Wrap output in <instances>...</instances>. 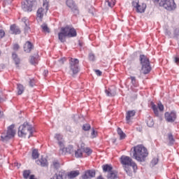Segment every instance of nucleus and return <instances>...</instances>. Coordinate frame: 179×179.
<instances>
[{
    "instance_id": "5701e85b",
    "label": "nucleus",
    "mask_w": 179,
    "mask_h": 179,
    "mask_svg": "<svg viewBox=\"0 0 179 179\" xmlns=\"http://www.w3.org/2000/svg\"><path fill=\"white\" fill-rule=\"evenodd\" d=\"M13 59L15 62V65L17 66V68H19V64H20V59L17 57L16 53H13Z\"/></svg>"
},
{
    "instance_id": "f8f14e48",
    "label": "nucleus",
    "mask_w": 179,
    "mask_h": 179,
    "mask_svg": "<svg viewBox=\"0 0 179 179\" xmlns=\"http://www.w3.org/2000/svg\"><path fill=\"white\" fill-rule=\"evenodd\" d=\"M66 5L74 13H79V10H78V7L75 4L73 0H67Z\"/></svg>"
},
{
    "instance_id": "0eeeda50",
    "label": "nucleus",
    "mask_w": 179,
    "mask_h": 179,
    "mask_svg": "<svg viewBox=\"0 0 179 179\" xmlns=\"http://www.w3.org/2000/svg\"><path fill=\"white\" fill-rule=\"evenodd\" d=\"M120 162L124 166H131L134 170V172L136 173L138 166L136 165V163L132 160V158L123 155L120 158Z\"/></svg>"
},
{
    "instance_id": "58836bf2",
    "label": "nucleus",
    "mask_w": 179,
    "mask_h": 179,
    "mask_svg": "<svg viewBox=\"0 0 179 179\" xmlns=\"http://www.w3.org/2000/svg\"><path fill=\"white\" fill-rule=\"evenodd\" d=\"M97 136V131L94 130V129H92V131L91 133V138L92 139H94Z\"/></svg>"
},
{
    "instance_id": "4be33fe9",
    "label": "nucleus",
    "mask_w": 179,
    "mask_h": 179,
    "mask_svg": "<svg viewBox=\"0 0 179 179\" xmlns=\"http://www.w3.org/2000/svg\"><path fill=\"white\" fill-rule=\"evenodd\" d=\"M36 163L37 164L41 166L42 167H45V166H47V159L41 158V159L37 160Z\"/></svg>"
},
{
    "instance_id": "864d4df0",
    "label": "nucleus",
    "mask_w": 179,
    "mask_h": 179,
    "mask_svg": "<svg viewBox=\"0 0 179 179\" xmlns=\"http://www.w3.org/2000/svg\"><path fill=\"white\" fill-rule=\"evenodd\" d=\"M20 47L18 44H14L13 45V50L14 51H17V50H19Z\"/></svg>"
},
{
    "instance_id": "ddd939ff",
    "label": "nucleus",
    "mask_w": 179,
    "mask_h": 179,
    "mask_svg": "<svg viewBox=\"0 0 179 179\" xmlns=\"http://www.w3.org/2000/svg\"><path fill=\"white\" fill-rule=\"evenodd\" d=\"M96 176V171L93 170H87L85 172L84 175L82 176L83 179L93 178Z\"/></svg>"
},
{
    "instance_id": "473e14b6",
    "label": "nucleus",
    "mask_w": 179,
    "mask_h": 179,
    "mask_svg": "<svg viewBox=\"0 0 179 179\" xmlns=\"http://www.w3.org/2000/svg\"><path fill=\"white\" fill-rule=\"evenodd\" d=\"M83 150L85 153H86L87 156H90V154L93 153V150H92V149L87 147L83 149Z\"/></svg>"
},
{
    "instance_id": "a211bd4d",
    "label": "nucleus",
    "mask_w": 179,
    "mask_h": 179,
    "mask_svg": "<svg viewBox=\"0 0 179 179\" xmlns=\"http://www.w3.org/2000/svg\"><path fill=\"white\" fill-rule=\"evenodd\" d=\"M64 150H65L66 153H73V145H69L66 148L60 149L61 155H64Z\"/></svg>"
},
{
    "instance_id": "412c9836",
    "label": "nucleus",
    "mask_w": 179,
    "mask_h": 179,
    "mask_svg": "<svg viewBox=\"0 0 179 179\" xmlns=\"http://www.w3.org/2000/svg\"><path fill=\"white\" fill-rule=\"evenodd\" d=\"M145 9H146V4L141 3V4H139L138 8H136V12H138V13H143Z\"/></svg>"
},
{
    "instance_id": "de8ad7c7",
    "label": "nucleus",
    "mask_w": 179,
    "mask_h": 179,
    "mask_svg": "<svg viewBox=\"0 0 179 179\" xmlns=\"http://www.w3.org/2000/svg\"><path fill=\"white\" fill-rule=\"evenodd\" d=\"M153 120L152 119H150L148 122H147V125H148V127H153Z\"/></svg>"
},
{
    "instance_id": "c03bdc74",
    "label": "nucleus",
    "mask_w": 179,
    "mask_h": 179,
    "mask_svg": "<svg viewBox=\"0 0 179 179\" xmlns=\"http://www.w3.org/2000/svg\"><path fill=\"white\" fill-rule=\"evenodd\" d=\"M168 137H169L170 143H174V138L173 137V134H169L168 135Z\"/></svg>"
},
{
    "instance_id": "1a4fd4ad",
    "label": "nucleus",
    "mask_w": 179,
    "mask_h": 179,
    "mask_svg": "<svg viewBox=\"0 0 179 179\" xmlns=\"http://www.w3.org/2000/svg\"><path fill=\"white\" fill-rule=\"evenodd\" d=\"M70 69L73 75H76L79 72V59L71 58L69 62Z\"/></svg>"
},
{
    "instance_id": "bb28decb",
    "label": "nucleus",
    "mask_w": 179,
    "mask_h": 179,
    "mask_svg": "<svg viewBox=\"0 0 179 179\" xmlns=\"http://www.w3.org/2000/svg\"><path fill=\"white\" fill-rule=\"evenodd\" d=\"M83 150L80 148H78L76 152H75V156L77 158L82 157L83 156V152H82Z\"/></svg>"
},
{
    "instance_id": "5fc2aeb1",
    "label": "nucleus",
    "mask_w": 179,
    "mask_h": 179,
    "mask_svg": "<svg viewBox=\"0 0 179 179\" xmlns=\"http://www.w3.org/2000/svg\"><path fill=\"white\" fill-rule=\"evenodd\" d=\"M17 89L18 90H23V89H24V87L22 85L17 84Z\"/></svg>"
},
{
    "instance_id": "aec40b11",
    "label": "nucleus",
    "mask_w": 179,
    "mask_h": 179,
    "mask_svg": "<svg viewBox=\"0 0 179 179\" xmlns=\"http://www.w3.org/2000/svg\"><path fill=\"white\" fill-rule=\"evenodd\" d=\"M103 171L104 173H110L113 171V166L110 164H105L102 166Z\"/></svg>"
},
{
    "instance_id": "2eb2a0df",
    "label": "nucleus",
    "mask_w": 179,
    "mask_h": 179,
    "mask_svg": "<svg viewBox=\"0 0 179 179\" xmlns=\"http://www.w3.org/2000/svg\"><path fill=\"white\" fill-rule=\"evenodd\" d=\"M136 113V112H135V110H129L128 112H127L126 121L127 124H129L131 118L135 116Z\"/></svg>"
},
{
    "instance_id": "4c0bfd02",
    "label": "nucleus",
    "mask_w": 179,
    "mask_h": 179,
    "mask_svg": "<svg viewBox=\"0 0 179 179\" xmlns=\"http://www.w3.org/2000/svg\"><path fill=\"white\" fill-rule=\"evenodd\" d=\"M131 83L133 85H134L135 87L138 86V83H136V78L135 77H131Z\"/></svg>"
},
{
    "instance_id": "338daca9",
    "label": "nucleus",
    "mask_w": 179,
    "mask_h": 179,
    "mask_svg": "<svg viewBox=\"0 0 179 179\" xmlns=\"http://www.w3.org/2000/svg\"><path fill=\"white\" fill-rule=\"evenodd\" d=\"M155 1V2H159H159H160V0H154Z\"/></svg>"
},
{
    "instance_id": "0e129e2a",
    "label": "nucleus",
    "mask_w": 179,
    "mask_h": 179,
    "mask_svg": "<svg viewBox=\"0 0 179 179\" xmlns=\"http://www.w3.org/2000/svg\"><path fill=\"white\" fill-rule=\"evenodd\" d=\"M29 85H30V86L33 87V82H32V81H30V82H29Z\"/></svg>"
},
{
    "instance_id": "f3484780",
    "label": "nucleus",
    "mask_w": 179,
    "mask_h": 179,
    "mask_svg": "<svg viewBox=\"0 0 179 179\" xmlns=\"http://www.w3.org/2000/svg\"><path fill=\"white\" fill-rule=\"evenodd\" d=\"M33 50V44L30 43V41H27L24 45V51L25 52H30Z\"/></svg>"
},
{
    "instance_id": "4d7b16f0",
    "label": "nucleus",
    "mask_w": 179,
    "mask_h": 179,
    "mask_svg": "<svg viewBox=\"0 0 179 179\" xmlns=\"http://www.w3.org/2000/svg\"><path fill=\"white\" fill-rule=\"evenodd\" d=\"M65 61H66V59L65 57L59 59V62H61L62 64H64Z\"/></svg>"
},
{
    "instance_id": "e433bc0d",
    "label": "nucleus",
    "mask_w": 179,
    "mask_h": 179,
    "mask_svg": "<svg viewBox=\"0 0 179 179\" xmlns=\"http://www.w3.org/2000/svg\"><path fill=\"white\" fill-rule=\"evenodd\" d=\"M30 171H24L23 173V177L25 179L29 178V176H30Z\"/></svg>"
},
{
    "instance_id": "680f3d73",
    "label": "nucleus",
    "mask_w": 179,
    "mask_h": 179,
    "mask_svg": "<svg viewBox=\"0 0 179 179\" xmlns=\"http://www.w3.org/2000/svg\"><path fill=\"white\" fill-rule=\"evenodd\" d=\"M4 3H12V0H5Z\"/></svg>"
},
{
    "instance_id": "a878e982",
    "label": "nucleus",
    "mask_w": 179,
    "mask_h": 179,
    "mask_svg": "<svg viewBox=\"0 0 179 179\" xmlns=\"http://www.w3.org/2000/svg\"><path fill=\"white\" fill-rule=\"evenodd\" d=\"M105 93L109 97H113V96H115V94H117V92L114 90H106Z\"/></svg>"
},
{
    "instance_id": "09e8293b",
    "label": "nucleus",
    "mask_w": 179,
    "mask_h": 179,
    "mask_svg": "<svg viewBox=\"0 0 179 179\" xmlns=\"http://www.w3.org/2000/svg\"><path fill=\"white\" fill-rule=\"evenodd\" d=\"M30 31V27H29V24H27L24 27V33H29Z\"/></svg>"
},
{
    "instance_id": "9d476101",
    "label": "nucleus",
    "mask_w": 179,
    "mask_h": 179,
    "mask_svg": "<svg viewBox=\"0 0 179 179\" xmlns=\"http://www.w3.org/2000/svg\"><path fill=\"white\" fill-rule=\"evenodd\" d=\"M43 8H40L37 10V17H39V19H43L44 17V14L46 12H48V1L47 0L43 1Z\"/></svg>"
},
{
    "instance_id": "8fccbe9b",
    "label": "nucleus",
    "mask_w": 179,
    "mask_h": 179,
    "mask_svg": "<svg viewBox=\"0 0 179 179\" xmlns=\"http://www.w3.org/2000/svg\"><path fill=\"white\" fill-rule=\"evenodd\" d=\"M3 37H5V31L0 29V38H3Z\"/></svg>"
},
{
    "instance_id": "72a5a7b5",
    "label": "nucleus",
    "mask_w": 179,
    "mask_h": 179,
    "mask_svg": "<svg viewBox=\"0 0 179 179\" xmlns=\"http://www.w3.org/2000/svg\"><path fill=\"white\" fill-rule=\"evenodd\" d=\"M55 139H57V142L64 141V136H62V135H61L60 134H55Z\"/></svg>"
},
{
    "instance_id": "c85d7f7f",
    "label": "nucleus",
    "mask_w": 179,
    "mask_h": 179,
    "mask_svg": "<svg viewBox=\"0 0 179 179\" xmlns=\"http://www.w3.org/2000/svg\"><path fill=\"white\" fill-rule=\"evenodd\" d=\"M106 3L109 8H113L115 5V0H106Z\"/></svg>"
},
{
    "instance_id": "c9c22d12",
    "label": "nucleus",
    "mask_w": 179,
    "mask_h": 179,
    "mask_svg": "<svg viewBox=\"0 0 179 179\" xmlns=\"http://www.w3.org/2000/svg\"><path fill=\"white\" fill-rule=\"evenodd\" d=\"M57 143L60 148V149H64V146H65V141L62 140L60 141H57Z\"/></svg>"
},
{
    "instance_id": "cd10ccee",
    "label": "nucleus",
    "mask_w": 179,
    "mask_h": 179,
    "mask_svg": "<svg viewBox=\"0 0 179 179\" xmlns=\"http://www.w3.org/2000/svg\"><path fill=\"white\" fill-rule=\"evenodd\" d=\"M108 179H115L117 178V173L112 171L110 173L108 174Z\"/></svg>"
},
{
    "instance_id": "774afa93",
    "label": "nucleus",
    "mask_w": 179,
    "mask_h": 179,
    "mask_svg": "<svg viewBox=\"0 0 179 179\" xmlns=\"http://www.w3.org/2000/svg\"><path fill=\"white\" fill-rule=\"evenodd\" d=\"M0 55H1V51H0Z\"/></svg>"
},
{
    "instance_id": "69168bd1",
    "label": "nucleus",
    "mask_w": 179,
    "mask_h": 179,
    "mask_svg": "<svg viewBox=\"0 0 179 179\" xmlns=\"http://www.w3.org/2000/svg\"><path fill=\"white\" fill-rule=\"evenodd\" d=\"M97 179H104V178H103V176H99L97 178Z\"/></svg>"
},
{
    "instance_id": "6e6d98bb",
    "label": "nucleus",
    "mask_w": 179,
    "mask_h": 179,
    "mask_svg": "<svg viewBox=\"0 0 179 179\" xmlns=\"http://www.w3.org/2000/svg\"><path fill=\"white\" fill-rule=\"evenodd\" d=\"M95 73H96L97 76H101V71L100 70H95Z\"/></svg>"
},
{
    "instance_id": "13d9d810",
    "label": "nucleus",
    "mask_w": 179,
    "mask_h": 179,
    "mask_svg": "<svg viewBox=\"0 0 179 179\" xmlns=\"http://www.w3.org/2000/svg\"><path fill=\"white\" fill-rule=\"evenodd\" d=\"M174 61H175L176 64H178L179 63V57H176Z\"/></svg>"
},
{
    "instance_id": "393cba45",
    "label": "nucleus",
    "mask_w": 179,
    "mask_h": 179,
    "mask_svg": "<svg viewBox=\"0 0 179 179\" xmlns=\"http://www.w3.org/2000/svg\"><path fill=\"white\" fill-rule=\"evenodd\" d=\"M117 134L120 136V139H125L126 135L124 134V131H122L121 128H117Z\"/></svg>"
},
{
    "instance_id": "f257e3e1",
    "label": "nucleus",
    "mask_w": 179,
    "mask_h": 179,
    "mask_svg": "<svg viewBox=\"0 0 179 179\" xmlns=\"http://www.w3.org/2000/svg\"><path fill=\"white\" fill-rule=\"evenodd\" d=\"M131 150H133V157L137 162H145L146 157L149 155L148 149L142 144L135 145L131 148Z\"/></svg>"
},
{
    "instance_id": "4468645a",
    "label": "nucleus",
    "mask_w": 179,
    "mask_h": 179,
    "mask_svg": "<svg viewBox=\"0 0 179 179\" xmlns=\"http://www.w3.org/2000/svg\"><path fill=\"white\" fill-rule=\"evenodd\" d=\"M10 34H20L21 31L16 24H13L10 27Z\"/></svg>"
},
{
    "instance_id": "dca6fc26",
    "label": "nucleus",
    "mask_w": 179,
    "mask_h": 179,
    "mask_svg": "<svg viewBox=\"0 0 179 179\" xmlns=\"http://www.w3.org/2000/svg\"><path fill=\"white\" fill-rule=\"evenodd\" d=\"M79 174H80V172L79 171H71L67 174V177L68 178L73 179L76 178V177H78Z\"/></svg>"
},
{
    "instance_id": "f704fd0d",
    "label": "nucleus",
    "mask_w": 179,
    "mask_h": 179,
    "mask_svg": "<svg viewBox=\"0 0 179 179\" xmlns=\"http://www.w3.org/2000/svg\"><path fill=\"white\" fill-rule=\"evenodd\" d=\"M157 163H159V158L157 157L153 158V159L151 161L152 167H155V166H156Z\"/></svg>"
},
{
    "instance_id": "9b49d317",
    "label": "nucleus",
    "mask_w": 179,
    "mask_h": 179,
    "mask_svg": "<svg viewBox=\"0 0 179 179\" xmlns=\"http://www.w3.org/2000/svg\"><path fill=\"white\" fill-rule=\"evenodd\" d=\"M177 118L176 112H166L165 113V120L167 122H174Z\"/></svg>"
},
{
    "instance_id": "6ab92c4d",
    "label": "nucleus",
    "mask_w": 179,
    "mask_h": 179,
    "mask_svg": "<svg viewBox=\"0 0 179 179\" xmlns=\"http://www.w3.org/2000/svg\"><path fill=\"white\" fill-rule=\"evenodd\" d=\"M29 62L31 64V65H37V64H38V53H37L35 56H31Z\"/></svg>"
},
{
    "instance_id": "6e6552de",
    "label": "nucleus",
    "mask_w": 179,
    "mask_h": 179,
    "mask_svg": "<svg viewBox=\"0 0 179 179\" xmlns=\"http://www.w3.org/2000/svg\"><path fill=\"white\" fill-rule=\"evenodd\" d=\"M26 2L22 3V8L24 12H31L33 6H36L37 1L36 0H26Z\"/></svg>"
},
{
    "instance_id": "c756f323",
    "label": "nucleus",
    "mask_w": 179,
    "mask_h": 179,
    "mask_svg": "<svg viewBox=\"0 0 179 179\" xmlns=\"http://www.w3.org/2000/svg\"><path fill=\"white\" fill-rule=\"evenodd\" d=\"M152 108L156 115H159V110H157V106L155 104V103L151 102Z\"/></svg>"
},
{
    "instance_id": "2f4dec72",
    "label": "nucleus",
    "mask_w": 179,
    "mask_h": 179,
    "mask_svg": "<svg viewBox=\"0 0 179 179\" xmlns=\"http://www.w3.org/2000/svg\"><path fill=\"white\" fill-rule=\"evenodd\" d=\"M42 30L46 33H50V28H48V26L47 24H43L41 25Z\"/></svg>"
},
{
    "instance_id": "423d86ee",
    "label": "nucleus",
    "mask_w": 179,
    "mask_h": 179,
    "mask_svg": "<svg viewBox=\"0 0 179 179\" xmlns=\"http://www.w3.org/2000/svg\"><path fill=\"white\" fill-rule=\"evenodd\" d=\"M159 3V6H162L166 10H169V12L175 10L177 8V4H176L174 0H160Z\"/></svg>"
},
{
    "instance_id": "39448f33",
    "label": "nucleus",
    "mask_w": 179,
    "mask_h": 179,
    "mask_svg": "<svg viewBox=\"0 0 179 179\" xmlns=\"http://www.w3.org/2000/svg\"><path fill=\"white\" fill-rule=\"evenodd\" d=\"M16 135V129H15V124H11L7 128V131H4L1 136L2 142H8L9 139L15 137Z\"/></svg>"
},
{
    "instance_id": "7ed1b4c3",
    "label": "nucleus",
    "mask_w": 179,
    "mask_h": 179,
    "mask_svg": "<svg viewBox=\"0 0 179 179\" xmlns=\"http://www.w3.org/2000/svg\"><path fill=\"white\" fill-rule=\"evenodd\" d=\"M33 132H34V130L31 124L24 122L19 127L17 134L20 138H30L33 135Z\"/></svg>"
},
{
    "instance_id": "052dcab7",
    "label": "nucleus",
    "mask_w": 179,
    "mask_h": 179,
    "mask_svg": "<svg viewBox=\"0 0 179 179\" xmlns=\"http://www.w3.org/2000/svg\"><path fill=\"white\" fill-rule=\"evenodd\" d=\"M43 75H44V76H47V75H48V70H45L43 71Z\"/></svg>"
},
{
    "instance_id": "3c124183",
    "label": "nucleus",
    "mask_w": 179,
    "mask_h": 179,
    "mask_svg": "<svg viewBox=\"0 0 179 179\" xmlns=\"http://www.w3.org/2000/svg\"><path fill=\"white\" fill-rule=\"evenodd\" d=\"M124 170L126 173L129 174V176H132V171H131L128 167H125Z\"/></svg>"
},
{
    "instance_id": "79ce46f5",
    "label": "nucleus",
    "mask_w": 179,
    "mask_h": 179,
    "mask_svg": "<svg viewBox=\"0 0 179 179\" xmlns=\"http://www.w3.org/2000/svg\"><path fill=\"white\" fill-rule=\"evenodd\" d=\"M83 129L84 131H89L90 129V124H85L83 126Z\"/></svg>"
},
{
    "instance_id": "ea45409f",
    "label": "nucleus",
    "mask_w": 179,
    "mask_h": 179,
    "mask_svg": "<svg viewBox=\"0 0 179 179\" xmlns=\"http://www.w3.org/2000/svg\"><path fill=\"white\" fill-rule=\"evenodd\" d=\"M139 1L138 0H135L132 2V6L136 8V9H138V6H139Z\"/></svg>"
},
{
    "instance_id": "f03ea898",
    "label": "nucleus",
    "mask_w": 179,
    "mask_h": 179,
    "mask_svg": "<svg viewBox=\"0 0 179 179\" xmlns=\"http://www.w3.org/2000/svg\"><path fill=\"white\" fill-rule=\"evenodd\" d=\"M76 36H78L76 29L69 25L62 27L61 31L58 34L59 40L61 43H65V41H66V37H76Z\"/></svg>"
},
{
    "instance_id": "49530a36",
    "label": "nucleus",
    "mask_w": 179,
    "mask_h": 179,
    "mask_svg": "<svg viewBox=\"0 0 179 179\" xmlns=\"http://www.w3.org/2000/svg\"><path fill=\"white\" fill-rule=\"evenodd\" d=\"M22 20L24 23L25 26H27V24H29V20L26 17H23Z\"/></svg>"
},
{
    "instance_id": "b1692460",
    "label": "nucleus",
    "mask_w": 179,
    "mask_h": 179,
    "mask_svg": "<svg viewBox=\"0 0 179 179\" xmlns=\"http://www.w3.org/2000/svg\"><path fill=\"white\" fill-rule=\"evenodd\" d=\"M51 179H64V173L62 172H59L55 174Z\"/></svg>"
},
{
    "instance_id": "7c9ffc66",
    "label": "nucleus",
    "mask_w": 179,
    "mask_h": 179,
    "mask_svg": "<svg viewBox=\"0 0 179 179\" xmlns=\"http://www.w3.org/2000/svg\"><path fill=\"white\" fill-rule=\"evenodd\" d=\"M39 156H40V155L38 154V150H34L32 151V157L34 159H38Z\"/></svg>"
},
{
    "instance_id": "a19ab883",
    "label": "nucleus",
    "mask_w": 179,
    "mask_h": 179,
    "mask_svg": "<svg viewBox=\"0 0 179 179\" xmlns=\"http://www.w3.org/2000/svg\"><path fill=\"white\" fill-rule=\"evenodd\" d=\"M78 146V149H80L81 150H83L86 148H85V143L82 141L80 142Z\"/></svg>"
},
{
    "instance_id": "a18cd8bd",
    "label": "nucleus",
    "mask_w": 179,
    "mask_h": 179,
    "mask_svg": "<svg viewBox=\"0 0 179 179\" xmlns=\"http://www.w3.org/2000/svg\"><path fill=\"white\" fill-rule=\"evenodd\" d=\"M157 107L159 108V111H163L164 110V106H163L161 102L158 103Z\"/></svg>"
},
{
    "instance_id": "e2e57ef3",
    "label": "nucleus",
    "mask_w": 179,
    "mask_h": 179,
    "mask_svg": "<svg viewBox=\"0 0 179 179\" xmlns=\"http://www.w3.org/2000/svg\"><path fill=\"white\" fill-rule=\"evenodd\" d=\"M15 166H17V169L20 167V164H19L18 163H15Z\"/></svg>"
},
{
    "instance_id": "603ef678",
    "label": "nucleus",
    "mask_w": 179,
    "mask_h": 179,
    "mask_svg": "<svg viewBox=\"0 0 179 179\" xmlns=\"http://www.w3.org/2000/svg\"><path fill=\"white\" fill-rule=\"evenodd\" d=\"M53 166H54L55 169H58L59 167V162H53Z\"/></svg>"
},
{
    "instance_id": "bf43d9fd",
    "label": "nucleus",
    "mask_w": 179,
    "mask_h": 179,
    "mask_svg": "<svg viewBox=\"0 0 179 179\" xmlns=\"http://www.w3.org/2000/svg\"><path fill=\"white\" fill-rule=\"evenodd\" d=\"M23 94V90H19V91H17V94L18 95V96H20V94Z\"/></svg>"
},
{
    "instance_id": "20e7f679",
    "label": "nucleus",
    "mask_w": 179,
    "mask_h": 179,
    "mask_svg": "<svg viewBox=\"0 0 179 179\" xmlns=\"http://www.w3.org/2000/svg\"><path fill=\"white\" fill-rule=\"evenodd\" d=\"M140 62L142 65L141 68V73L144 75H148L151 71L152 67L150 66V62L149 61V58L146 57L145 55H140Z\"/></svg>"
},
{
    "instance_id": "37998d69",
    "label": "nucleus",
    "mask_w": 179,
    "mask_h": 179,
    "mask_svg": "<svg viewBox=\"0 0 179 179\" xmlns=\"http://www.w3.org/2000/svg\"><path fill=\"white\" fill-rule=\"evenodd\" d=\"M89 59H90V61H94L96 59V57L94 56V54L90 53Z\"/></svg>"
}]
</instances>
